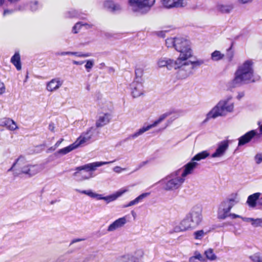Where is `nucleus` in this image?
I'll use <instances>...</instances> for the list:
<instances>
[{"mask_svg": "<svg viewBox=\"0 0 262 262\" xmlns=\"http://www.w3.org/2000/svg\"><path fill=\"white\" fill-rule=\"evenodd\" d=\"M253 64L252 60H248L239 66L234 74L233 79L229 83L230 86L236 88L258 80L259 77H254Z\"/></svg>", "mask_w": 262, "mask_h": 262, "instance_id": "f257e3e1", "label": "nucleus"}, {"mask_svg": "<svg viewBox=\"0 0 262 262\" xmlns=\"http://www.w3.org/2000/svg\"><path fill=\"white\" fill-rule=\"evenodd\" d=\"M113 162H96L77 167L75 169L76 171L73 173V176L81 177L78 180L80 181L89 179L92 177V174L90 172V171L95 170L97 167L112 163Z\"/></svg>", "mask_w": 262, "mask_h": 262, "instance_id": "f03ea898", "label": "nucleus"}, {"mask_svg": "<svg viewBox=\"0 0 262 262\" xmlns=\"http://www.w3.org/2000/svg\"><path fill=\"white\" fill-rule=\"evenodd\" d=\"M189 230L195 229L203 221L202 210L198 206H194L183 219Z\"/></svg>", "mask_w": 262, "mask_h": 262, "instance_id": "7ed1b4c3", "label": "nucleus"}, {"mask_svg": "<svg viewBox=\"0 0 262 262\" xmlns=\"http://www.w3.org/2000/svg\"><path fill=\"white\" fill-rule=\"evenodd\" d=\"M231 98L232 97L230 96L225 100L220 101L207 114V118H215L219 116L225 115L227 112H232L234 108L233 103H229Z\"/></svg>", "mask_w": 262, "mask_h": 262, "instance_id": "20e7f679", "label": "nucleus"}, {"mask_svg": "<svg viewBox=\"0 0 262 262\" xmlns=\"http://www.w3.org/2000/svg\"><path fill=\"white\" fill-rule=\"evenodd\" d=\"M175 49L180 54L178 58L181 63L182 61H185L192 56V50L189 40L182 37H177L175 45Z\"/></svg>", "mask_w": 262, "mask_h": 262, "instance_id": "39448f33", "label": "nucleus"}, {"mask_svg": "<svg viewBox=\"0 0 262 262\" xmlns=\"http://www.w3.org/2000/svg\"><path fill=\"white\" fill-rule=\"evenodd\" d=\"M179 169L166 176L162 180L165 184L164 189L167 191L174 190L180 188L184 183L185 179L182 177H178L180 174Z\"/></svg>", "mask_w": 262, "mask_h": 262, "instance_id": "423d86ee", "label": "nucleus"}, {"mask_svg": "<svg viewBox=\"0 0 262 262\" xmlns=\"http://www.w3.org/2000/svg\"><path fill=\"white\" fill-rule=\"evenodd\" d=\"M75 191L82 194H86L92 198H96L97 200H103L108 203L116 200L118 197L122 195L124 193L126 192V190H120L118 191L116 193L113 194L108 196H103L102 194H98L93 192L91 190H80L78 189H76Z\"/></svg>", "mask_w": 262, "mask_h": 262, "instance_id": "0eeeda50", "label": "nucleus"}, {"mask_svg": "<svg viewBox=\"0 0 262 262\" xmlns=\"http://www.w3.org/2000/svg\"><path fill=\"white\" fill-rule=\"evenodd\" d=\"M236 199V195H235L234 197L228 198L221 203L218 215L219 219L224 220L228 216V213L231 208L238 203Z\"/></svg>", "mask_w": 262, "mask_h": 262, "instance_id": "6e6552de", "label": "nucleus"}, {"mask_svg": "<svg viewBox=\"0 0 262 262\" xmlns=\"http://www.w3.org/2000/svg\"><path fill=\"white\" fill-rule=\"evenodd\" d=\"M172 114V112H167L162 115H161L159 119L155 121L152 124L148 125L146 126H143L142 128H140L137 132L135 133L134 134L129 136V137L127 139H135L138 136L142 135L145 132L149 130L152 127L156 126L158 124L163 121L166 117L170 116Z\"/></svg>", "mask_w": 262, "mask_h": 262, "instance_id": "1a4fd4ad", "label": "nucleus"}, {"mask_svg": "<svg viewBox=\"0 0 262 262\" xmlns=\"http://www.w3.org/2000/svg\"><path fill=\"white\" fill-rule=\"evenodd\" d=\"M154 1L150 3L149 0H129L130 5L136 7L137 9H134V11H138L141 13H146L154 4Z\"/></svg>", "mask_w": 262, "mask_h": 262, "instance_id": "9d476101", "label": "nucleus"}, {"mask_svg": "<svg viewBox=\"0 0 262 262\" xmlns=\"http://www.w3.org/2000/svg\"><path fill=\"white\" fill-rule=\"evenodd\" d=\"M260 137V134L257 133L256 130H251L242 136L238 139V146H242L249 143L253 139H258Z\"/></svg>", "mask_w": 262, "mask_h": 262, "instance_id": "9b49d317", "label": "nucleus"}, {"mask_svg": "<svg viewBox=\"0 0 262 262\" xmlns=\"http://www.w3.org/2000/svg\"><path fill=\"white\" fill-rule=\"evenodd\" d=\"M181 63L180 60L178 59L173 60L165 58H161L158 62L159 67H166L168 70H171L173 68L176 70L178 67H179V64Z\"/></svg>", "mask_w": 262, "mask_h": 262, "instance_id": "f8f14e48", "label": "nucleus"}, {"mask_svg": "<svg viewBox=\"0 0 262 262\" xmlns=\"http://www.w3.org/2000/svg\"><path fill=\"white\" fill-rule=\"evenodd\" d=\"M96 130L95 128L92 127L86 133H83L75 141L78 146L89 142L96 133Z\"/></svg>", "mask_w": 262, "mask_h": 262, "instance_id": "ddd939ff", "label": "nucleus"}, {"mask_svg": "<svg viewBox=\"0 0 262 262\" xmlns=\"http://www.w3.org/2000/svg\"><path fill=\"white\" fill-rule=\"evenodd\" d=\"M229 148V141L224 140L218 144L217 147L215 152L211 155L213 158H219L223 156Z\"/></svg>", "mask_w": 262, "mask_h": 262, "instance_id": "4468645a", "label": "nucleus"}, {"mask_svg": "<svg viewBox=\"0 0 262 262\" xmlns=\"http://www.w3.org/2000/svg\"><path fill=\"white\" fill-rule=\"evenodd\" d=\"M162 4L165 8L183 7L187 5V0H162Z\"/></svg>", "mask_w": 262, "mask_h": 262, "instance_id": "2eb2a0df", "label": "nucleus"}, {"mask_svg": "<svg viewBox=\"0 0 262 262\" xmlns=\"http://www.w3.org/2000/svg\"><path fill=\"white\" fill-rule=\"evenodd\" d=\"M132 95L134 98L138 97L143 94V86L141 81H134L131 84Z\"/></svg>", "mask_w": 262, "mask_h": 262, "instance_id": "dca6fc26", "label": "nucleus"}, {"mask_svg": "<svg viewBox=\"0 0 262 262\" xmlns=\"http://www.w3.org/2000/svg\"><path fill=\"white\" fill-rule=\"evenodd\" d=\"M234 8V4L232 2L219 3L216 6L218 11L223 14H229Z\"/></svg>", "mask_w": 262, "mask_h": 262, "instance_id": "f3484780", "label": "nucleus"}, {"mask_svg": "<svg viewBox=\"0 0 262 262\" xmlns=\"http://www.w3.org/2000/svg\"><path fill=\"white\" fill-rule=\"evenodd\" d=\"M40 170L38 165H28L21 168V173L28 175L29 177L34 176Z\"/></svg>", "mask_w": 262, "mask_h": 262, "instance_id": "a211bd4d", "label": "nucleus"}, {"mask_svg": "<svg viewBox=\"0 0 262 262\" xmlns=\"http://www.w3.org/2000/svg\"><path fill=\"white\" fill-rule=\"evenodd\" d=\"M127 223L126 216L120 217L113 222L107 228V231H114L118 228L122 227Z\"/></svg>", "mask_w": 262, "mask_h": 262, "instance_id": "6ab92c4d", "label": "nucleus"}, {"mask_svg": "<svg viewBox=\"0 0 262 262\" xmlns=\"http://www.w3.org/2000/svg\"><path fill=\"white\" fill-rule=\"evenodd\" d=\"M63 81L59 78H54L48 82L47 84V90L49 92H53L58 89L62 84Z\"/></svg>", "mask_w": 262, "mask_h": 262, "instance_id": "aec40b11", "label": "nucleus"}, {"mask_svg": "<svg viewBox=\"0 0 262 262\" xmlns=\"http://www.w3.org/2000/svg\"><path fill=\"white\" fill-rule=\"evenodd\" d=\"M111 119V115L108 113L103 114L99 116L96 122V126L97 128L101 127L108 124Z\"/></svg>", "mask_w": 262, "mask_h": 262, "instance_id": "412c9836", "label": "nucleus"}, {"mask_svg": "<svg viewBox=\"0 0 262 262\" xmlns=\"http://www.w3.org/2000/svg\"><path fill=\"white\" fill-rule=\"evenodd\" d=\"M104 7L112 12H119L121 10V7L118 4H115L112 0H107L104 2Z\"/></svg>", "mask_w": 262, "mask_h": 262, "instance_id": "4be33fe9", "label": "nucleus"}, {"mask_svg": "<svg viewBox=\"0 0 262 262\" xmlns=\"http://www.w3.org/2000/svg\"><path fill=\"white\" fill-rule=\"evenodd\" d=\"M198 165V163L191 159V161L188 162L184 166V170L182 172L181 176L182 178L186 177L188 174L192 173V171Z\"/></svg>", "mask_w": 262, "mask_h": 262, "instance_id": "5701e85b", "label": "nucleus"}, {"mask_svg": "<svg viewBox=\"0 0 262 262\" xmlns=\"http://www.w3.org/2000/svg\"><path fill=\"white\" fill-rule=\"evenodd\" d=\"M95 255L93 254H89L87 256H83L82 254H81L74 259H71L68 262H90L94 260Z\"/></svg>", "mask_w": 262, "mask_h": 262, "instance_id": "b1692460", "label": "nucleus"}, {"mask_svg": "<svg viewBox=\"0 0 262 262\" xmlns=\"http://www.w3.org/2000/svg\"><path fill=\"white\" fill-rule=\"evenodd\" d=\"M260 193L256 192L250 195L247 199V203L249 207L254 208L256 205V202L258 201Z\"/></svg>", "mask_w": 262, "mask_h": 262, "instance_id": "393cba45", "label": "nucleus"}, {"mask_svg": "<svg viewBox=\"0 0 262 262\" xmlns=\"http://www.w3.org/2000/svg\"><path fill=\"white\" fill-rule=\"evenodd\" d=\"M0 125L6 126L10 130H15L16 128L15 122L9 118H4L0 122Z\"/></svg>", "mask_w": 262, "mask_h": 262, "instance_id": "a878e982", "label": "nucleus"}, {"mask_svg": "<svg viewBox=\"0 0 262 262\" xmlns=\"http://www.w3.org/2000/svg\"><path fill=\"white\" fill-rule=\"evenodd\" d=\"M78 147V146L77 145V143L75 142L74 143L71 144L70 145L58 150L57 152L54 153V155L56 156L59 154L64 155L71 151L73 149L77 148Z\"/></svg>", "mask_w": 262, "mask_h": 262, "instance_id": "bb28decb", "label": "nucleus"}, {"mask_svg": "<svg viewBox=\"0 0 262 262\" xmlns=\"http://www.w3.org/2000/svg\"><path fill=\"white\" fill-rule=\"evenodd\" d=\"M181 61L180 66L184 68V70L186 71V74L184 76H189L193 73L192 70H193V65H191L190 61L184 62Z\"/></svg>", "mask_w": 262, "mask_h": 262, "instance_id": "cd10ccee", "label": "nucleus"}, {"mask_svg": "<svg viewBox=\"0 0 262 262\" xmlns=\"http://www.w3.org/2000/svg\"><path fill=\"white\" fill-rule=\"evenodd\" d=\"M209 156V153L207 150L201 151L195 155L192 158V161H200L206 159Z\"/></svg>", "mask_w": 262, "mask_h": 262, "instance_id": "c85d7f7f", "label": "nucleus"}, {"mask_svg": "<svg viewBox=\"0 0 262 262\" xmlns=\"http://www.w3.org/2000/svg\"><path fill=\"white\" fill-rule=\"evenodd\" d=\"M117 262H138V259L130 255H126L120 257Z\"/></svg>", "mask_w": 262, "mask_h": 262, "instance_id": "c756f323", "label": "nucleus"}, {"mask_svg": "<svg viewBox=\"0 0 262 262\" xmlns=\"http://www.w3.org/2000/svg\"><path fill=\"white\" fill-rule=\"evenodd\" d=\"M205 260L204 258L199 252L195 251L194 255L189 258V262H203Z\"/></svg>", "mask_w": 262, "mask_h": 262, "instance_id": "7c9ffc66", "label": "nucleus"}, {"mask_svg": "<svg viewBox=\"0 0 262 262\" xmlns=\"http://www.w3.org/2000/svg\"><path fill=\"white\" fill-rule=\"evenodd\" d=\"M189 229L187 227L184 221L183 220L180 222L179 225L176 226L173 228V231L174 232H179L188 230Z\"/></svg>", "mask_w": 262, "mask_h": 262, "instance_id": "2f4dec72", "label": "nucleus"}, {"mask_svg": "<svg viewBox=\"0 0 262 262\" xmlns=\"http://www.w3.org/2000/svg\"><path fill=\"white\" fill-rule=\"evenodd\" d=\"M224 57V55L222 54L219 51H215L211 54V58L213 61H219L222 59Z\"/></svg>", "mask_w": 262, "mask_h": 262, "instance_id": "473e14b6", "label": "nucleus"}, {"mask_svg": "<svg viewBox=\"0 0 262 262\" xmlns=\"http://www.w3.org/2000/svg\"><path fill=\"white\" fill-rule=\"evenodd\" d=\"M205 254L207 259L210 260H214L216 259V256L213 253L212 249H208L205 251Z\"/></svg>", "mask_w": 262, "mask_h": 262, "instance_id": "72a5a7b5", "label": "nucleus"}, {"mask_svg": "<svg viewBox=\"0 0 262 262\" xmlns=\"http://www.w3.org/2000/svg\"><path fill=\"white\" fill-rule=\"evenodd\" d=\"M253 262H262V253L257 252L250 256Z\"/></svg>", "mask_w": 262, "mask_h": 262, "instance_id": "f704fd0d", "label": "nucleus"}, {"mask_svg": "<svg viewBox=\"0 0 262 262\" xmlns=\"http://www.w3.org/2000/svg\"><path fill=\"white\" fill-rule=\"evenodd\" d=\"M181 64H179V67H178L177 68L179 69L178 72H177V77L179 79H185L188 76H183L185 74H186V71L184 70V68H183L181 66Z\"/></svg>", "mask_w": 262, "mask_h": 262, "instance_id": "c9c22d12", "label": "nucleus"}, {"mask_svg": "<svg viewBox=\"0 0 262 262\" xmlns=\"http://www.w3.org/2000/svg\"><path fill=\"white\" fill-rule=\"evenodd\" d=\"M205 234L206 233L203 230H198L196 231H195L193 234L194 238L195 239H202Z\"/></svg>", "mask_w": 262, "mask_h": 262, "instance_id": "e433bc0d", "label": "nucleus"}, {"mask_svg": "<svg viewBox=\"0 0 262 262\" xmlns=\"http://www.w3.org/2000/svg\"><path fill=\"white\" fill-rule=\"evenodd\" d=\"M84 61L86 62V64H85V68L86 70V71L89 72L94 65V60H87Z\"/></svg>", "mask_w": 262, "mask_h": 262, "instance_id": "4c0bfd02", "label": "nucleus"}, {"mask_svg": "<svg viewBox=\"0 0 262 262\" xmlns=\"http://www.w3.org/2000/svg\"><path fill=\"white\" fill-rule=\"evenodd\" d=\"M252 226L255 228H262V218L254 219L253 222L252 223Z\"/></svg>", "mask_w": 262, "mask_h": 262, "instance_id": "58836bf2", "label": "nucleus"}, {"mask_svg": "<svg viewBox=\"0 0 262 262\" xmlns=\"http://www.w3.org/2000/svg\"><path fill=\"white\" fill-rule=\"evenodd\" d=\"M176 38H168L166 40V45L168 47H173L175 48Z\"/></svg>", "mask_w": 262, "mask_h": 262, "instance_id": "ea45409f", "label": "nucleus"}, {"mask_svg": "<svg viewBox=\"0 0 262 262\" xmlns=\"http://www.w3.org/2000/svg\"><path fill=\"white\" fill-rule=\"evenodd\" d=\"M88 25L87 24H82L81 22L77 23L73 27L72 31L74 33H77L78 31L81 28L82 26Z\"/></svg>", "mask_w": 262, "mask_h": 262, "instance_id": "a19ab883", "label": "nucleus"}, {"mask_svg": "<svg viewBox=\"0 0 262 262\" xmlns=\"http://www.w3.org/2000/svg\"><path fill=\"white\" fill-rule=\"evenodd\" d=\"M136 79L137 80H140L143 75V70L142 69L138 68L135 70Z\"/></svg>", "mask_w": 262, "mask_h": 262, "instance_id": "79ce46f5", "label": "nucleus"}, {"mask_svg": "<svg viewBox=\"0 0 262 262\" xmlns=\"http://www.w3.org/2000/svg\"><path fill=\"white\" fill-rule=\"evenodd\" d=\"M191 65H193V69L196 67H199L203 63H204V61L203 60H198L193 61H190Z\"/></svg>", "mask_w": 262, "mask_h": 262, "instance_id": "37998d69", "label": "nucleus"}, {"mask_svg": "<svg viewBox=\"0 0 262 262\" xmlns=\"http://www.w3.org/2000/svg\"><path fill=\"white\" fill-rule=\"evenodd\" d=\"M254 160L256 164H260L262 162V153L256 154L254 157Z\"/></svg>", "mask_w": 262, "mask_h": 262, "instance_id": "c03bdc74", "label": "nucleus"}, {"mask_svg": "<svg viewBox=\"0 0 262 262\" xmlns=\"http://www.w3.org/2000/svg\"><path fill=\"white\" fill-rule=\"evenodd\" d=\"M31 10L32 11H35L38 8V2L35 1L33 3H31L30 5Z\"/></svg>", "mask_w": 262, "mask_h": 262, "instance_id": "a18cd8bd", "label": "nucleus"}, {"mask_svg": "<svg viewBox=\"0 0 262 262\" xmlns=\"http://www.w3.org/2000/svg\"><path fill=\"white\" fill-rule=\"evenodd\" d=\"M67 17H77V13L76 11L75 10H72L71 11H69L67 14Z\"/></svg>", "mask_w": 262, "mask_h": 262, "instance_id": "49530a36", "label": "nucleus"}, {"mask_svg": "<svg viewBox=\"0 0 262 262\" xmlns=\"http://www.w3.org/2000/svg\"><path fill=\"white\" fill-rule=\"evenodd\" d=\"M21 69V64L20 61V56L18 53H17V71L20 70Z\"/></svg>", "mask_w": 262, "mask_h": 262, "instance_id": "de8ad7c7", "label": "nucleus"}, {"mask_svg": "<svg viewBox=\"0 0 262 262\" xmlns=\"http://www.w3.org/2000/svg\"><path fill=\"white\" fill-rule=\"evenodd\" d=\"M5 92V86L3 82L0 81V95L3 94Z\"/></svg>", "mask_w": 262, "mask_h": 262, "instance_id": "09e8293b", "label": "nucleus"}, {"mask_svg": "<svg viewBox=\"0 0 262 262\" xmlns=\"http://www.w3.org/2000/svg\"><path fill=\"white\" fill-rule=\"evenodd\" d=\"M124 170H125V168H122L120 166H115L114 168V171L115 172H116V173H120Z\"/></svg>", "mask_w": 262, "mask_h": 262, "instance_id": "8fccbe9b", "label": "nucleus"}, {"mask_svg": "<svg viewBox=\"0 0 262 262\" xmlns=\"http://www.w3.org/2000/svg\"><path fill=\"white\" fill-rule=\"evenodd\" d=\"M137 202H136V200H134L133 201H130L127 204L124 205V207H128L135 205L137 204Z\"/></svg>", "mask_w": 262, "mask_h": 262, "instance_id": "3c124183", "label": "nucleus"}, {"mask_svg": "<svg viewBox=\"0 0 262 262\" xmlns=\"http://www.w3.org/2000/svg\"><path fill=\"white\" fill-rule=\"evenodd\" d=\"M11 62L16 67V52L14 53L11 59Z\"/></svg>", "mask_w": 262, "mask_h": 262, "instance_id": "603ef678", "label": "nucleus"}, {"mask_svg": "<svg viewBox=\"0 0 262 262\" xmlns=\"http://www.w3.org/2000/svg\"><path fill=\"white\" fill-rule=\"evenodd\" d=\"M72 53L71 52H57L56 53V55H71Z\"/></svg>", "mask_w": 262, "mask_h": 262, "instance_id": "864d4df0", "label": "nucleus"}, {"mask_svg": "<svg viewBox=\"0 0 262 262\" xmlns=\"http://www.w3.org/2000/svg\"><path fill=\"white\" fill-rule=\"evenodd\" d=\"M242 219L244 222H251V224L252 223V222H253V220H254V218H252V217H242Z\"/></svg>", "mask_w": 262, "mask_h": 262, "instance_id": "5fc2aeb1", "label": "nucleus"}, {"mask_svg": "<svg viewBox=\"0 0 262 262\" xmlns=\"http://www.w3.org/2000/svg\"><path fill=\"white\" fill-rule=\"evenodd\" d=\"M54 129H55L54 124L53 123H50L49 125V129L51 132L54 133L55 132Z\"/></svg>", "mask_w": 262, "mask_h": 262, "instance_id": "6e6d98bb", "label": "nucleus"}, {"mask_svg": "<svg viewBox=\"0 0 262 262\" xmlns=\"http://www.w3.org/2000/svg\"><path fill=\"white\" fill-rule=\"evenodd\" d=\"M149 194H150L149 192H145V193H143L139 195H140V198H141V200H143L144 199H145V198L149 196Z\"/></svg>", "mask_w": 262, "mask_h": 262, "instance_id": "4d7b16f0", "label": "nucleus"}, {"mask_svg": "<svg viewBox=\"0 0 262 262\" xmlns=\"http://www.w3.org/2000/svg\"><path fill=\"white\" fill-rule=\"evenodd\" d=\"M228 216H231L232 219H236V218L242 219V216H241L239 215L234 214V213H229V214H228Z\"/></svg>", "mask_w": 262, "mask_h": 262, "instance_id": "13d9d810", "label": "nucleus"}, {"mask_svg": "<svg viewBox=\"0 0 262 262\" xmlns=\"http://www.w3.org/2000/svg\"><path fill=\"white\" fill-rule=\"evenodd\" d=\"M63 141V139H60L59 140H58L55 144L54 148H53V150H55L56 148H57L58 146H59V145L62 143V142Z\"/></svg>", "mask_w": 262, "mask_h": 262, "instance_id": "bf43d9fd", "label": "nucleus"}, {"mask_svg": "<svg viewBox=\"0 0 262 262\" xmlns=\"http://www.w3.org/2000/svg\"><path fill=\"white\" fill-rule=\"evenodd\" d=\"M231 47L229 48L228 50V54L229 56L230 60H231L232 59L233 56V54L232 52L231 51Z\"/></svg>", "mask_w": 262, "mask_h": 262, "instance_id": "052dcab7", "label": "nucleus"}, {"mask_svg": "<svg viewBox=\"0 0 262 262\" xmlns=\"http://www.w3.org/2000/svg\"><path fill=\"white\" fill-rule=\"evenodd\" d=\"M83 239H82V238H76V239H74L72 241V242H71L70 243V245L75 243H77V242H81L82 241H83Z\"/></svg>", "mask_w": 262, "mask_h": 262, "instance_id": "680f3d73", "label": "nucleus"}, {"mask_svg": "<svg viewBox=\"0 0 262 262\" xmlns=\"http://www.w3.org/2000/svg\"><path fill=\"white\" fill-rule=\"evenodd\" d=\"M84 62H85V61H77L74 60V61H73V63L74 64H76V65H82V64H83Z\"/></svg>", "mask_w": 262, "mask_h": 262, "instance_id": "e2e57ef3", "label": "nucleus"}, {"mask_svg": "<svg viewBox=\"0 0 262 262\" xmlns=\"http://www.w3.org/2000/svg\"><path fill=\"white\" fill-rule=\"evenodd\" d=\"M71 53H72V54H71V55H75V56H77L78 57H81V53H79V52H71Z\"/></svg>", "mask_w": 262, "mask_h": 262, "instance_id": "0e129e2a", "label": "nucleus"}, {"mask_svg": "<svg viewBox=\"0 0 262 262\" xmlns=\"http://www.w3.org/2000/svg\"><path fill=\"white\" fill-rule=\"evenodd\" d=\"M252 0H238L239 2L242 4H246L251 2Z\"/></svg>", "mask_w": 262, "mask_h": 262, "instance_id": "69168bd1", "label": "nucleus"}, {"mask_svg": "<svg viewBox=\"0 0 262 262\" xmlns=\"http://www.w3.org/2000/svg\"><path fill=\"white\" fill-rule=\"evenodd\" d=\"M244 93L243 92L239 93H238V94L237 96V99L239 100L243 97H244Z\"/></svg>", "mask_w": 262, "mask_h": 262, "instance_id": "338daca9", "label": "nucleus"}, {"mask_svg": "<svg viewBox=\"0 0 262 262\" xmlns=\"http://www.w3.org/2000/svg\"><path fill=\"white\" fill-rule=\"evenodd\" d=\"M91 55L90 53H85V54H81V57H89Z\"/></svg>", "mask_w": 262, "mask_h": 262, "instance_id": "774afa93", "label": "nucleus"}]
</instances>
